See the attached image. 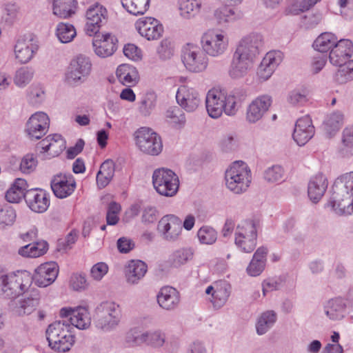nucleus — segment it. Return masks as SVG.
Here are the masks:
<instances>
[{"label":"nucleus","mask_w":353,"mask_h":353,"mask_svg":"<svg viewBox=\"0 0 353 353\" xmlns=\"http://www.w3.org/2000/svg\"><path fill=\"white\" fill-rule=\"evenodd\" d=\"M85 17V32L87 35L92 37L96 35L101 26L106 23L108 10L102 5L95 3L88 8Z\"/></svg>","instance_id":"dca6fc26"},{"label":"nucleus","mask_w":353,"mask_h":353,"mask_svg":"<svg viewBox=\"0 0 353 353\" xmlns=\"http://www.w3.org/2000/svg\"><path fill=\"white\" fill-rule=\"evenodd\" d=\"M148 266L145 263L140 260H132L125 268V276L128 283L137 284L145 275Z\"/></svg>","instance_id":"c9c22d12"},{"label":"nucleus","mask_w":353,"mask_h":353,"mask_svg":"<svg viewBox=\"0 0 353 353\" xmlns=\"http://www.w3.org/2000/svg\"><path fill=\"white\" fill-rule=\"evenodd\" d=\"M93 50L96 55L101 58L112 56L117 49V39L110 33L96 35L92 41Z\"/></svg>","instance_id":"b1692460"},{"label":"nucleus","mask_w":353,"mask_h":353,"mask_svg":"<svg viewBox=\"0 0 353 353\" xmlns=\"http://www.w3.org/2000/svg\"><path fill=\"white\" fill-rule=\"evenodd\" d=\"M328 204L338 215H350L353 212V171L341 174L335 179Z\"/></svg>","instance_id":"f257e3e1"},{"label":"nucleus","mask_w":353,"mask_h":353,"mask_svg":"<svg viewBox=\"0 0 353 353\" xmlns=\"http://www.w3.org/2000/svg\"><path fill=\"white\" fill-rule=\"evenodd\" d=\"M50 118L41 111L32 114L26 123L25 132L31 140L41 139L48 131Z\"/></svg>","instance_id":"4468645a"},{"label":"nucleus","mask_w":353,"mask_h":353,"mask_svg":"<svg viewBox=\"0 0 353 353\" xmlns=\"http://www.w3.org/2000/svg\"><path fill=\"white\" fill-rule=\"evenodd\" d=\"M231 287L226 281H220L209 285L205 290L209 296L208 300L212 303L214 307L221 308L228 301L230 295Z\"/></svg>","instance_id":"5701e85b"},{"label":"nucleus","mask_w":353,"mask_h":353,"mask_svg":"<svg viewBox=\"0 0 353 353\" xmlns=\"http://www.w3.org/2000/svg\"><path fill=\"white\" fill-rule=\"evenodd\" d=\"M143 345L155 350L164 347L168 353H176L179 346L177 341H167L165 333L160 329L144 331Z\"/></svg>","instance_id":"f3484780"},{"label":"nucleus","mask_w":353,"mask_h":353,"mask_svg":"<svg viewBox=\"0 0 353 353\" xmlns=\"http://www.w3.org/2000/svg\"><path fill=\"white\" fill-rule=\"evenodd\" d=\"M40 298L39 291L36 289L32 290L28 296L19 301V305L12 308L13 314L17 316L30 314L39 306Z\"/></svg>","instance_id":"473e14b6"},{"label":"nucleus","mask_w":353,"mask_h":353,"mask_svg":"<svg viewBox=\"0 0 353 353\" xmlns=\"http://www.w3.org/2000/svg\"><path fill=\"white\" fill-rule=\"evenodd\" d=\"M194 250L190 247H183L175 250L170 255L169 261L172 266L179 268L192 259Z\"/></svg>","instance_id":"de8ad7c7"},{"label":"nucleus","mask_w":353,"mask_h":353,"mask_svg":"<svg viewBox=\"0 0 353 353\" xmlns=\"http://www.w3.org/2000/svg\"><path fill=\"white\" fill-rule=\"evenodd\" d=\"M308 92L305 88H297L290 91L287 97L288 102L294 106L302 105L307 101Z\"/></svg>","instance_id":"e2e57ef3"},{"label":"nucleus","mask_w":353,"mask_h":353,"mask_svg":"<svg viewBox=\"0 0 353 353\" xmlns=\"http://www.w3.org/2000/svg\"><path fill=\"white\" fill-rule=\"evenodd\" d=\"M94 325L103 332H110L117 329L122 319L121 306L114 301H103L96 308Z\"/></svg>","instance_id":"39448f33"},{"label":"nucleus","mask_w":353,"mask_h":353,"mask_svg":"<svg viewBox=\"0 0 353 353\" xmlns=\"http://www.w3.org/2000/svg\"><path fill=\"white\" fill-rule=\"evenodd\" d=\"M258 223L249 219L241 221L234 232V244L242 252L251 253L257 243Z\"/></svg>","instance_id":"0eeeda50"},{"label":"nucleus","mask_w":353,"mask_h":353,"mask_svg":"<svg viewBox=\"0 0 353 353\" xmlns=\"http://www.w3.org/2000/svg\"><path fill=\"white\" fill-rule=\"evenodd\" d=\"M59 265L55 262H47L38 266L32 275V282L39 288H46L52 284L59 274Z\"/></svg>","instance_id":"6ab92c4d"},{"label":"nucleus","mask_w":353,"mask_h":353,"mask_svg":"<svg viewBox=\"0 0 353 353\" xmlns=\"http://www.w3.org/2000/svg\"><path fill=\"white\" fill-rule=\"evenodd\" d=\"M263 46V36L259 33H251L239 41L234 52L255 61Z\"/></svg>","instance_id":"2eb2a0df"},{"label":"nucleus","mask_w":353,"mask_h":353,"mask_svg":"<svg viewBox=\"0 0 353 353\" xmlns=\"http://www.w3.org/2000/svg\"><path fill=\"white\" fill-rule=\"evenodd\" d=\"M283 59V54L281 51L272 50L265 54L262 59L265 63L276 70L277 67L281 64Z\"/></svg>","instance_id":"338daca9"},{"label":"nucleus","mask_w":353,"mask_h":353,"mask_svg":"<svg viewBox=\"0 0 353 353\" xmlns=\"http://www.w3.org/2000/svg\"><path fill=\"white\" fill-rule=\"evenodd\" d=\"M92 70L90 59L82 54L73 58L65 74V81L72 85H78L84 83Z\"/></svg>","instance_id":"9b49d317"},{"label":"nucleus","mask_w":353,"mask_h":353,"mask_svg":"<svg viewBox=\"0 0 353 353\" xmlns=\"http://www.w3.org/2000/svg\"><path fill=\"white\" fill-rule=\"evenodd\" d=\"M34 72L28 67L17 70L14 77V83L19 88L26 87L32 80Z\"/></svg>","instance_id":"bf43d9fd"},{"label":"nucleus","mask_w":353,"mask_h":353,"mask_svg":"<svg viewBox=\"0 0 353 353\" xmlns=\"http://www.w3.org/2000/svg\"><path fill=\"white\" fill-rule=\"evenodd\" d=\"M338 153L343 158L353 157V128H345L343 130Z\"/></svg>","instance_id":"49530a36"},{"label":"nucleus","mask_w":353,"mask_h":353,"mask_svg":"<svg viewBox=\"0 0 353 353\" xmlns=\"http://www.w3.org/2000/svg\"><path fill=\"white\" fill-rule=\"evenodd\" d=\"M323 312L331 321L342 320L346 313V304L341 297L330 299L323 303Z\"/></svg>","instance_id":"72a5a7b5"},{"label":"nucleus","mask_w":353,"mask_h":353,"mask_svg":"<svg viewBox=\"0 0 353 353\" xmlns=\"http://www.w3.org/2000/svg\"><path fill=\"white\" fill-rule=\"evenodd\" d=\"M225 94L218 89L210 90L206 95V110L209 116L214 119L219 118L224 112Z\"/></svg>","instance_id":"cd10ccee"},{"label":"nucleus","mask_w":353,"mask_h":353,"mask_svg":"<svg viewBox=\"0 0 353 353\" xmlns=\"http://www.w3.org/2000/svg\"><path fill=\"white\" fill-rule=\"evenodd\" d=\"M157 52L160 59L163 61L170 59L175 53L174 42L168 39H163Z\"/></svg>","instance_id":"052dcab7"},{"label":"nucleus","mask_w":353,"mask_h":353,"mask_svg":"<svg viewBox=\"0 0 353 353\" xmlns=\"http://www.w3.org/2000/svg\"><path fill=\"white\" fill-rule=\"evenodd\" d=\"M224 180L228 190L241 194L247 192L252 183V171L244 161H236L226 168Z\"/></svg>","instance_id":"f03ea898"},{"label":"nucleus","mask_w":353,"mask_h":353,"mask_svg":"<svg viewBox=\"0 0 353 353\" xmlns=\"http://www.w3.org/2000/svg\"><path fill=\"white\" fill-rule=\"evenodd\" d=\"M135 28L139 34L148 41L159 39L163 32V26L161 22L150 17L139 19L135 23Z\"/></svg>","instance_id":"aec40b11"},{"label":"nucleus","mask_w":353,"mask_h":353,"mask_svg":"<svg viewBox=\"0 0 353 353\" xmlns=\"http://www.w3.org/2000/svg\"><path fill=\"white\" fill-rule=\"evenodd\" d=\"M230 6H221L214 12V18L220 26H225L237 21L242 18L241 11Z\"/></svg>","instance_id":"4c0bfd02"},{"label":"nucleus","mask_w":353,"mask_h":353,"mask_svg":"<svg viewBox=\"0 0 353 353\" xmlns=\"http://www.w3.org/2000/svg\"><path fill=\"white\" fill-rule=\"evenodd\" d=\"M176 99L179 106L188 112L196 111L201 104L200 93L195 88L187 85L178 88Z\"/></svg>","instance_id":"a211bd4d"},{"label":"nucleus","mask_w":353,"mask_h":353,"mask_svg":"<svg viewBox=\"0 0 353 353\" xmlns=\"http://www.w3.org/2000/svg\"><path fill=\"white\" fill-rule=\"evenodd\" d=\"M268 252V248L264 246L257 248L246 268V272L249 276H257L263 272L266 265Z\"/></svg>","instance_id":"e433bc0d"},{"label":"nucleus","mask_w":353,"mask_h":353,"mask_svg":"<svg viewBox=\"0 0 353 353\" xmlns=\"http://www.w3.org/2000/svg\"><path fill=\"white\" fill-rule=\"evenodd\" d=\"M202 0H177L179 16L183 19H191L201 11Z\"/></svg>","instance_id":"58836bf2"},{"label":"nucleus","mask_w":353,"mask_h":353,"mask_svg":"<svg viewBox=\"0 0 353 353\" xmlns=\"http://www.w3.org/2000/svg\"><path fill=\"white\" fill-rule=\"evenodd\" d=\"M272 99L268 94H261L254 99L248 105L245 110V121L253 125L264 117L272 105Z\"/></svg>","instance_id":"ddd939ff"},{"label":"nucleus","mask_w":353,"mask_h":353,"mask_svg":"<svg viewBox=\"0 0 353 353\" xmlns=\"http://www.w3.org/2000/svg\"><path fill=\"white\" fill-rule=\"evenodd\" d=\"M165 118L168 122L176 126L183 125L185 123V116L184 113L176 106L170 108L167 110L165 112Z\"/></svg>","instance_id":"680f3d73"},{"label":"nucleus","mask_w":353,"mask_h":353,"mask_svg":"<svg viewBox=\"0 0 353 353\" xmlns=\"http://www.w3.org/2000/svg\"><path fill=\"white\" fill-rule=\"evenodd\" d=\"M254 63V61L234 52L228 69V74L232 79H243L252 70Z\"/></svg>","instance_id":"a878e982"},{"label":"nucleus","mask_w":353,"mask_h":353,"mask_svg":"<svg viewBox=\"0 0 353 353\" xmlns=\"http://www.w3.org/2000/svg\"><path fill=\"white\" fill-rule=\"evenodd\" d=\"M335 79L341 84L353 80V60L348 61L339 65V69L335 74Z\"/></svg>","instance_id":"4d7b16f0"},{"label":"nucleus","mask_w":353,"mask_h":353,"mask_svg":"<svg viewBox=\"0 0 353 353\" xmlns=\"http://www.w3.org/2000/svg\"><path fill=\"white\" fill-rule=\"evenodd\" d=\"M277 316L273 310H268L263 312L256 322V331L258 335H263L267 333L274 325Z\"/></svg>","instance_id":"a18cd8bd"},{"label":"nucleus","mask_w":353,"mask_h":353,"mask_svg":"<svg viewBox=\"0 0 353 353\" xmlns=\"http://www.w3.org/2000/svg\"><path fill=\"white\" fill-rule=\"evenodd\" d=\"M27 182L25 179H17L11 187L6 191V199L10 203H19L22 198L25 199Z\"/></svg>","instance_id":"79ce46f5"},{"label":"nucleus","mask_w":353,"mask_h":353,"mask_svg":"<svg viewBox=\"0 0 353 353\" xmlns=\"http://www.w3.org/2000/svg\"><path fill=\"white\" fill-rule=\"evenodd\" d=\"M54 194L59 199L70 196L76 189V181L72 174L59 173L54 175L50 182Z\"/></svg>","instance_id":"4be33fe9"},{"label":"nucleus","mask_w":353,"mask_h":353,"mask_svg":"<svg viewBox=\"0 0 353 353\" xmlns=\"http://www.w3.org/2000/svg\"><path fill=\"white\" fill-rule=\"evenodd\" d=\"M242 105L241 97L234 94H225L224 100V113L228 116H234L240 110Z\"/></svg>","instance_id":"6e6d98bb"},{"label":"nucleus","mask_w":353,"mask_h":353,"mask_svg":"<svg viewBox=\"0 0 353 353\" xmlns=\"http://www.w3.org/2000/svg\"><path fill=\"white\" fill-rule=\"evenodd\" d=\"M144 332H140L137 328H132L125 334V342L132 346L143 345Z\"/></svg>","instance_id":"774afa93"},{"label":"nucleus","mask_w":353,"mask_h":353,"mask_svg":"<svg viewBox=\"0 0 353 353\" xmlns=\"http://www.w3.org/2000/svg\"><path fill=\"white\" fill-rule=\"evenodd\" d=\"M17 218V213L13 207L9 204L0 206V229L12 226Z\"/></svg>","instance_id":"864d4df0"},{"label":"nucleus","mask_w":353,"mask_h":353,"mask_svg":"<svg viewBox=\"0 0 353 353\" xmlns=\"http://www.w3.org/2000/svg\"><path fill=\"white\" fill-rule=\"evenodd\" d=\"M72 327L65 320L57 321L49 325L46 330V338L49 347L57 352H68L74 343Z\"/></svg>","instance_id":"7ed1b4c3"},{"label":"nucleus","mask_w":353,"mask_h":353,"mask_svg":"<svg viewBox=\"0 0 353 353\" xmlns=\"http://www.w3.org/2000/svg\"><path fill=\"white\" fill-rule=\"evenodd\" d=\"M352 52V42L349 39H340L332 48L329 56L330 61L334 65H341L351 57Z\"/></svg>","instance_id":"7c9ffc66"},{"label":"nucleus","mask_w":353,"mask_h":353,"mask_svg":"<svg viewBox=\"0 0 353 353\" xmlns=\"http://www.w3.org/2000/svg\"><path fill=\"white\" fill-rule=\"evenodd\" d=\"M123 7L134 15L143 14L149 8L150 0H121Z\"/></svg>","instance_id":"3c124183"},{"label":"nucleus","mask_w":353,"mask_h":353,"mask_svg":"<svg viewBox=\"0 0 353 353\" xmlns=\"http://www.w3.org/2000/svg\"><path fill=\"white\" fill-rule=\"evenodd\" d=\"M47 250V242L40 241L21 247L18 250V254L23 257L37 258L46 254Z\"/></svg>","instance_id":"09e8293b"},{"label":"nucleus","mask_w":353,"mask_h":353,"mask_svg":"<svg viewBox=\"0 0 353 353\" xmlns=\"http://www.w3.org/2000/svg\"><path fill=\"white\" fill-rule=\"evenodd\" d=\"M32 274L21 270L0 276V292L7 298L17 297L28 291L32 285Z\"/></svg>","instance_id":"20e7f679"},{"label":"nucleus","mask_w":353,"mask_h":353,"mask_svg":"<svg viewBox=\"0 0 353 353\" xmlns=\"http://www.w3.org/2000/svg\"><path fill=\"white\" fill-rule=\"evenodd\" d=\"M337 37L332 32L321 34L313 43L314 48L321 52H327L337 43Z\"/></svg>","instance_id":"8fccbe9b"},{"label":"nucleus","mask_w":353,"mask_h":353,"mask_svg":"<svg viewBox=\"0 0 353 353\" xmlns=\"http://www.w3.org/2000/svg\"><path fill=\"white\" fill-rule=\"evenodd\" d=\"M77 0H53L52 13L61 19L70 17L75 13Z\"/></svg>","instance_id":"ea45409f"},{"label":"nucleus","mask_w":353,"mask_h":353,"mask_svg":"<svg viewBox=\"0 0 353 353\" xmlns=\"http://www.w3.org/2000/svg\"><path fill=\"white\" fill-rule=\"evenodd\" d=\"M134 140L138 150L145 154L158 156L163 150L161 137L150 128L137 129L134 133Z\"/></svg>","instance_id":"6e6552de"},{"label":"nucleus","mask_w":353,"mask_h":353,"mask_svg":"<svg viewBox=\"0 0 353 353\" xmlns=\"http://www.w3.org/2000/svg\"><path fill=\"white\" fill-rule=\"evenodd\" d=\"M314 134V127L309 116H304L296 121L292 137L299 145H304Z\"/></svg>","instance_id":"c85d7f7f"},{"label":"nucleus","mask_w":353,"mask_h":353,"mask_svg":"<svg viewBox=\"0 0 353 353\" xmlns=\"http://www.w3.org/2000/svg\"><path fill=\"white\" fill-rule=\"evenodd\" d=\"M25 201L30 209L37 213L45 212L50 205L48 194L39 189L27 190Z\"/></svg>","instance_id":"bb28decb"},{"label":"nucleus","mask_w":353,"mask_h":353,"mask_svg":"<svg viewBox=\"0 0 353 353\" xmlns=\"http://www.w3.org/2000/svg\"><path fill=\"white\" fill-rule=\"evenodd\" d=\"M156 102L157 97L154 93H146L140 102V112L144 116L150 115L156 106Z\"/></svg>","instance_id":"0e129e2a"},{"label":"nucleus","mask_w":353,"mask_h":353,"mask_svg":"<svg viewBox=\"0 0 353 353\" xmlns=\"http://www.w3.org/2000/svg\"><path fill=\"white\" fill-rule=\"evenodd\" d=\"M157 230L164 241L176 242L182 233V221L174 214L165 215L159 221Z\"/></svg>","instance_id":"f8f14e48"},{"label":"nucleus","mask_w":353,"mask_h":353,"mask_svg":"<svg viewBox=\"0 0 353 353\" xmlns=\"http://www.w3.org/2000/svg\"><path fill=\"white\" fill-rule=\"evenodd\" d=\"M69 285L74 291L82 292L88 289L89 283L84 273L77 272L71 275Z\"/></svg>","instance_id":"69168bd1"},{"label":"nucleus","mask_w":353,"mask_h":353,"mask_svg":"<svg viewBox=\"0 0 353 353\" xmlns=\"http://www.w3.org/2000/svg\"><path fill=\"white\" fill-rule=\"evenodd\" d=\"M152 183L154 188L159 194L172 197L179 190V179L172 170L162 168L154 171Z\"/></svg>","instance_id":"9d476101"},{"label":"nucleus","mask_w":353,"mask_h":353,"mask_svg":"<svg viewBox=\"0 0 353 353\" xmlns=\"http://www.w3.org/2000/svg\"><path fill=\"white\" fill-rule=\"evenodd\" d=\"M200 43L202 50L208 56L219 58L228 51L230 38L226 31L211 28L203 33Z\"/></svg>","instance_id":"423d86ee"},{"label":"nucleus","mask_w":353,"mask_h":353,"mask_svg":"<svg viewBox=\"0 0 353 353\" xmlns=\"http://www.w3.org/2000/svg\"><path fill=\"white\" fill-rule=\"evenodd\" d=\"M119 81L125 85H135L139 80L138 71L135 67L129 64H121L117 69Z\"/></svg>","instance_id":"a19ab883"},{"label":"nucleus","mask_w":353,"mask_h":353,"mask_svg":"<svg viewBox=\"0 0 353 353\" xmlns=\"http://www.w3.org/2000/svg\"><path fill=\"white\" fill-rule=\"evenodd\" d=\"M328 187V180L323 174L312 176L307 184V196L313 203H319Z\"/></svg>","instance_id":"2f4dec72"},{"label":"nucleus","mask_w":353,"mask_h":353,"mask_svg":"<svg viewBox=\"0 0 353 353\" xmlns=\"http://www.w3.org/2000/svg\"><path fill=\"white\" fill-rule=\"evenodd\" d=\"M56 35L63 43L71 42L77 35L74 27L70 23H59L56 28Z\"/></svg>","instance_id":"603ef678"},{"label":"nucleus","mask_w":353,"mask_h":353,"mask_svg":"<svg viewBox=\"0 0 353 353\" xmlns=\"http://www.w3.org/2000/svg\"><path fill=\"white\" fill-rule=\"evenodd\" d=\"M39 46L31 39L17 40L14 47L15 59L21 64L30 62L37 54Z\"/></svg>","instance_id":"393cba45"},{"label":"nucleus","mask_w":353,"mask_h":353,"mask_svg":"<svg viewBox=\"0 0 353 353\" xmlns=\"http://www.w3.org/2000/svg\"><path fill=\"white\" fill-rule=\"evenodd\" d=\"M217 232L211 226L203 225L197 232V237L201 244L212 245L217 239Z\"/></svg>","instance_id":"13d9d810"},{"label":"nucleus","mask_w":353,"mask_h":353,"mask_svg":"<svg viewBox=\"0 0 353 353\" xmlns=\"http://www.w3.org/2000/svg\"><path fill=\"white\" fill-rule=\"evenodd\" d=\"M41 152H48L51 157L58 156L65 148V141L61 134H49L39 143Z\"/></svg>","instance_id":"f704fd0d"},{"label":"nucleus","mask_w":353,"mask_h":353,"mask_svg":"<svg viewBox=\"0 0 353 353\" xmlns=\"http://www.w3.org/2000/svg\"><path fill=\"white\" fill-rule=\"evenodd\" d=\"M157 300L160 307L167 311H172L179 305L181 296L176 288L166 285L160 289Z\"/></svg>","instance_id":"c756f323"},{"label":"nucleus","mask_w":353,"mask_h":353,"mask_svg":"<svg viewBox=\"0 0 353 353\" xmlns=\"http://www.w3.org/2000/svg\"><path fill=\"white\" fill-rule=\"evenodd\" d=\"M115 165L112 160L108 159L101 165L97 174V183L100 188L107 186L114 175Z\"/></svg>","instance_id":"37998d69"},{"label":"nucleus","mask_w":353,"mask_h":353,"mask_svg":"<svg viewBox=\"0 0 353 353\" xmlns=\"http://www.w3.org/2000/svg\"><path fill=\"white\" fill-rule=\"evenodd\" d=\"M59 315L63 318L70 317V325L79 330H86L91 324L90 312L85 307H63L60 310Z\"/></svg>","instance_id":"412c9836"},{"label":"nucleus","mask_w":353,"mask_h":353,"mask_svg":"<svg viewBox=\"0 0 353 353\" xmlns=\"http://www.w3.org/2000/svg\"><path fill=\"white\" fill-rule=\"evenodd\" d=\"M344 115L340 111L328 114L323 121V129L329 137H332L343 124Z\"/></svg>","instance_id":"c03bdc74"},{"label":"nucleus","mask_w":353,"mask_h":353,"mask_svg":"<svg viewBox=\"0 0 353 353\" xmlns=\"http://www.w3.org/2000/svg\"><path fill=\"white\" fill-rule=\"evenodd\" d=\"M182 63L190 72L201 73L206 70L209 63L208 55L199 46L187 43L181 50Z\"/></svg>","instance_id":"1a4fd4ad"},{"label":"nucleus","mask_w":353,"mask_h":353,"mask_svg":"<svg viewBox=\"0 0 353 353\" xmlns=\"http://www.w3.org/2000/svg\"><path fill=\"white\" fill-rule=\"evenodd\" d=\"M284 169L279 165L268 167L263 173V179L268 183H281L284 181Z\"/></svg>","instance_id":"5fc2aeb1"}]
</instances>
